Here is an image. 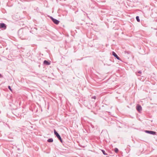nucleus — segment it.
<instances>
[{
  "instance_id": "f257e3e1",
  "label": "nucleus",
  "mask_w": 157,
  "mask_h": 157,
  "mask_svg": "<svg viewBox=\"0 0 157 157\" xmlns=\"http://www.w3.org/2000/svg\"><path fill=\"white\" fill-rule=\"evenodd\" d=\"M18 33L19 37L22 39H28L29 37L28 34L29 31L27 30L21 29L18 30Z\"/></svg>"
},
{
  "instance_id": "f03ea898",
  "label": "nucleus",
  "mask_w": 157,
  "mask_h": 157,
  "mask_svg": "<svg viewBox=\"0 0 157 157\" xmlns=\"http://www.w3.org/2000/svg\"><path fill=\"white\" fill-rule=\"evenodd\" d=\"M54 133L60 141L62 143V140L60 136L55 129L54 130Z\"/></svg>"
},
{
  "instance_id": "7ed1b4c3",
  "label": "nucleus",
  "mask_w": 157,
  "mask_h": 157,
  "mask_svg": "<svg viewBox=\"0 0 157 157\" xmlns=\"http://www.w3.org/2000/svg\"><path fill=\"white\" fill-rule=\"evenodd\" d=\"M50 18L52 20V21L56 24L58 25L59 22V21L53 18L52 17H51Z\"/></svg>"
},
{
  "instance_id": "20e7f679",
  "label": "nucleus",
  "mask_w": 157,
  "mask_h": 157,
  "mask_svg": "<svg viewBox=\"0 0 157 157\" xmlns=\"http://www.w3.org/2000/svg\"><path fill=\"white\" fill-rule=\"evenodd\" d=\"M145 132L147 133L153 135H155L156 133V132L152 131L146 130L145 131Z\"/></svg>"
},
{
  "instance_id": "39448f33",
  "label": "nucleus",
  "mask_w": 157,
  "mask_h": 157,
  "mask_svg": "<svg viewBox=\"0 0 157 157\" xmlns=\"http://www.w3.org/2000/svg\"><path fill=\"white\" fill-rule=\"evenodd\" d=\"M0 28L3 29H5L6 28V25L4 23H0Z\"/></svg>"
},
{
  "instance_id": "423d86ee",
  "label": "nucleus",
  "mask_w": 157,
  "mask_h": 157,
  "mask_svg": "<svg viewBox=\"0 0 157 157\" xmlns=\"http://www.w3.org/2000/svg\"><path fill=\"white\" fill-rule=\"evenodd\" d=\"M112 55L114 56L118 60H121L120 57L117 56V55L114 52H112Z\"/></svg>"
},
{
  "instance_id": "0eeeda50",
  "label": "nucleus",
  "mask_w": 157,
  "mask_h": 157,
  "mask_svg": "<svg viewBox=\"0 0 157 157\" xmlns=\"http://www.w3.org/2000/svg\"><path fill=\"white\" fill-rule=\"evenodd\" d=\"M136 109L138 111L140 112L142 110V107L140 105H137L136 107Z\"/></svg>"
},
{
  "instance_id": "6e6552de",
  "label": "nucleus",
  "mask_w": 157,
  "mask_h": 157,
  "mask_svg": "<svg viewBox=\"0 0 157 157\" xmlns=\"http://www.w3.org/2000/svg\"><path fill=\"white\" fill-rule=\"evenodd\" d=\"M44 64L45 65H48L50 64V63L48 61L45 60L44 61Z\"/></svg>"
},
{
  "instance_id": "1a4fd4ad",
  "label": "nucleus",
  "mask_w": 157,
  "mask_h": 157,
  "mask_svg": "<svg viewBox=\"0 0 157 157\" xmlns=\"http://www.w3.org/2000/svg\"><path fill=\"white\" fill-rule=\"evenodd\" d=\"M47 141L48 142L51 143L53 142V139L52 138L49 139Z\"/></svg>"
},
{
  "instance_id": "9d476101",
  "label": "nucleus",
  "mask_w": 157,
  "mask_h": 157,
  "mask_svg": "<svg viewBox=\"0 0 157 157\" xmlns=\"http://www.w3.org/2000/svg\"><path fill=\"white\" fill-rule=\"evenodd\" d=\"M136 20H137V21L138 22H140V19H139V16H137L136 17Z\"/></svg>"
},
{
  "instance_id": "9b49d317",
  "label": "nucleus",
  "mask_w": 157,
  "mask_h": 157,
  "mask_svg": "<svg viewBox=\"0 0 157 157\" xmlns=\"http://www.w3.org/2000/svg\"><path fill=\"white\" fill-rule=\"evenodd\" d=\"M119 150L117 148H115L114 149V151L115 153H117L118 152Z\"/></svg>"
},
{
  "instance_id": "f8f14e48",
  "label": "nucleus",
  "mask_w": 157,
  "mask_h": 157,
  "mask_svg": "<svg viewBox=\"0 0 157 157\" xmlns=\"http://www.w3.org/2000/svg\"><path fill=\"white\" fill-rule=\"evenodd\" d=\"M101 151L102 152L103 154L104 155H107V154L105 152V151L104 150H101Z\"/></svg>"
},
{
  "instance_id": "ddd939ff",
  "label": "nucleus",
  "mask_w": 157,
  "mask_h": 157,
  "mask_svg": "<svg viewBox=\"0 0 157 157\" xmlns=\"http://www.w3.org/2000/svg\"><path fill=\"white\" fill-rule=\"evenodd\" d=\"M8 88L9 89L10 91H12V89H11V87H10V86H8Z\"/></svg>"
},
{
  "instance_id": "4468645a",
  "label": "nucleus",
  "mask_w": 157,
  "mask_h": 157,
  "mask_svg": "<svg viewBox=\"0 0 157 157\" xmlns=\"http://www.w3.org/2000/svg\"><path fill=\"white\" fill-rule=\"evenodd\" d=\"M92 98H93L95 99L96 98V97L95 96H94L92 97Z\"/></svg>"
},
{
  "instance_id": "2eb2a0df",
  "label": "nucleus",
  "mask_w": 157,
  "mask_h": 157,
  "mask_svg": "<svg viewBox=\"0 0 157 157\" xmlns=\"http://www.w3.org/2000/svg\"><path fill=\"white\" fill-rule=\"evenodd\" d=\"M3 77V76L1 75V74H0V78H2Z\"/></svg>"
},
{
  "instance_id": "dca6fc26",
  "label": "nucleus",
  "mask_w": 157,
  "mask_h": 157,
  "mask_svg": "<svg viewBox=\"0 0 157 157\" xmlns=\"http://www.w3.org/2000/svg\"><path fill=\"white\" fill-rule=\"evenodd\" d=\"M138 73H139V74H141V71H139L138 72Z\"/></svg>"
},
{
  "instance_id": "f3484780",
  "label": "nucleus",
  "mask_w": 157,
  "mask_h": 157,
  "mask_svg": "<svg viewBox=\"0 0 157 157\" xmlns=\"http://www.w3.org/2000/svg\"><path fill=\"white\" fill-rule=\"evenodd\" d=\"M1 60V58H0V60Z\"/></svg>"
}]
</instances>
